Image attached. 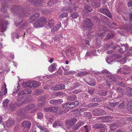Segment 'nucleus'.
I'll list each match as a JSON object with an SVG mask.
<instances>
[{
  "label": "nucleus",
  "instance_id": "1",
  "mask_svg": "<svg viewBox=\"0 0 132 132\" xmlns=\"http://www.w3.org/2000/svg\"><path fill=\"white\" fill-rule=\"evenodd\" d=\"M79 103L78 102L75 103H71L69 102L66 103L65 104H62V110L61 112V114H63L68 112L69 109L73 108L76 106L79 105Z\"/></svg>",
  "mask_w": 132,
  "mask_h": 132
},
{
  "label": "nucleus",
  "instance_id": "2",
  "mask_svg": "<svg viewBox=\"0 0 132 132\" xmlns=\"http://www.w3.org/2000/svg\"><path fill=\"white\" fill-rule=\"evenodd\" d=\"M62 107L61 108V109L60 108L58 107H50L44 109V111L46 112L58 113L61 111L59 113V114H61L60 113L62 111Z\"/></svg>",
  "mask_w": 132,
  "mask_h": 132
},
{
  "label": "nucleus",
  "instance_id": "3",
  "mask_svg": "<svg viewBox=\"0 0 132 132\" xmlns=\"http://www.w3.org/2000/svg\"><path fill=\"white\" fill-rule=\"evenodd\" d=\"M92 23L90 19H86L84 21L83 24V26L88 30H90L91 29Z\"/></svg>",
  "mask_w": 132,
  "mask_h": 132
},
{
  "label": "nucleus",
  "instance_id": "4",
  "mask_svg": "<svg viewBox=\"0 0 132 132\" xmlns=\"http://www.w3.org/2000/svg\"><path fill=\"white\" fill-rule=\"evenodd\" d=\"M92 113L94 115L98 116L104 115L106 113L105 112L100 108H97L94 109Z\"/></svg>",
  "mask_w": 132,
  "mask_h": 132
},
{
  "label": "nucleus",
  "instance_id": "5",
  "mask_svg": "<svg viewBox=\"0 0 132 132\" xmlns=\"http://www.w3.org/2000/svg\"><path fill=\"white\" fill-rule=\"evenodd\" d=\"M100 118L103 122H111L113 119V117L111 116L101 117Z\"/></svg>",
  "mask_w": 132,
  "mask_h": 132
},
{
  "label": "nucleus",
  "instance_id": "6",
  "mask_svg": "<svg viewBox=\"0 0 132 132\" xmlns=\"http://www.w3.org/2000/svg\"><path fill=\"white\" fill-rule=\"evenodd\" d=\"M99 11L101 13L105 14L110 18H112V16L109 10L106 8L101 9L99 10Z\"/></svg>",
  "mask_w": 132,
  "mask_h": 132
},
{
  "label": "nucleus",
  "instance_id": "7",
  "mask_svg": "<svg viewBox=\"0 0 132 132\" xmlns=\"http://www.w3.org/2000/svg\"><path fill=\"white\" fill-rule=\"evenodd\" d=\"M31 124V123L29 121H24L22 122L21 126L23 128H27L29 129L30 127Z\"/></svg>",
  "mask_w": 132,
  "mask_h": 132
},
{
  "label": "nucleus",
  "instance_id": "8",
  "mask_svg": "<svg viewBox=\"0 0 132 132\" xmlns=\"http://www.w3.org/2000/svg\"><path fill=\"white\" fill-rule=\"evenodd\" d=\"M8 22L7 21H2L0 26V31L3 32L5 31L6 29V26Z\"/></svg>",
  "mask_w": 132,
  "mask_h": 132
},
{
  "label": "nucleus",
  "instance_id": "9",
  "mask_svg": "<svg viewBox=\"0 0 132 132\" xmlns=\"http://www.w3.org/2000/svg\"><path fill=\"white\" fill-rule=\"evenodd\" d=\"M65 87V86L63 84H60L56 85L55 86L52 87L51 89L53 90L64 89Z\"/></svg>",
  "mask_w": 132,
  "mask_h": 132
},
{
  "label": "nucleus",
  "instance_id": "10",
  "mask_svg": "<svg viewBox=\"0 0 132 132\" xmlns=\"http://www.w3.org/2000/svg\"><path fill=\"white\" fill-rule=\"evenodd\" d=\"M61 26V22H59V23L56 24L51 29L52 32L54 33L56 32L59 30Z\"/></svg>",
  "mask_w": 132,
  "mask_h": 132
},
{
  "label": "nucleus",
  "instance_id": "11",
  "mask_svg": "<svg viewBox=\"0 0 132 132\" xmlns=\"http://www.w3.org/2000/svg\"><path fill=\"white\" fill-rule=\"evenodd\" d=\"M40 14L39 13H36L29 18V21L30 22H32L34 21L38 18L40 16Z\"/></svg>",
  "mask_w": 132,
  "mask_h": 132
},
{
  "label": "nucleus",
  "instance_id": "12",
  "mask_svg": "<svg viewBox=\"0 0 132 132\" xmlns=\"http://www.w3.org/2000/svg\"><path fill=\"white\" fill-rule=\"evenodd\" d=\"M6 85L5 83L2 84L1 88V93L3 94V96L5 95L7 93V89L6 88Z\"/></svg>",
  "mask_w": 132,
  "mask_h": 132
},
{
  "label": "nucleus",
  "instance_id": "13",
  "mask_svg": "<svg viewBox=\"0 0 132 132\" xmlns=\"http://www.w3.org/2000/svg\"><path fill=\"white\" fill-rule=\"evenodd\" d=\"M57 65L56 63H54L52 64L48 68V70L50 72H53L55 71Z\"/></svg>",
  "mask_w": 132,
  "mask_h": 132
},
{
  "label": "nucleus",
  "instance_id": "14",
  "mask_svg": "<svg viewBox=\"0 0 132 132\" xmlns=\"http://www.w3.org/2000/svg\"><path fill=\"white\" fill-rule=\"evenodd\" d=\"M29 2L31 3L34 5H36L38 6H41L42 3L41 0H38L37 2L34 1V0H29Z\"/></svg>",
  "mask_w": 132,
  "mask_h": 132
},
{
  "label": "nucleus",
  "instance_id": "15",
  "mask_svg": "<svg viewBox=\"0 0 132 132\" xmlns=\"http://www.w3.org/2000/svg\"><path fill=\"white\" fill-rule=\"evenodd\" d=\"M54 128H56L58 126H62L63 125V123L61 121H55L53 124Z\"/></svg>",
  "mask_w": 132,
  "mask_h": 132
},
{
  "label": "nucleus",
  "instance_id": "16",
  "mask_svg": "<svg viewBox=\"0 0 132 132\" xmlns=\"http://www.w3.org/2000/svg\"><path fill=\"white\" fill-rule=\"evenodd\" d=\"M14 124V120L11 119H9L7 121L6 125L7 127H10L13 125Z\"/></svg>",
  "mask_w": 132,
  "mask_h": 132
},
{
  "label": "nucleus",
  "instance_id": "17",
  "mask_svg": "<svg viewBox=\"0 0 132 132\" xmlns=\"http://www.w3.org/2000/svg\"><path fill=\"white\" fill-rule=\"evenodd\" d=\"M24 13H23L22 14H20V15H19V16L20 18V19H19V21H17L15 23V25L16 26H17L18 25H19L22 22V16H27L28 15H24Z\"/></svg>",
  "mask_w": 132,
  "mask_h": 132
},
{
  "label": "nucleus",
  "instance_id": "18",
  "mask_svg": "<svg viewBox=\"0 0 132 132\" xmlns=\"http://www.w3.org/2000/svg\"><path fill=\"white\" fill-rule=\"evenodd\" d=\"M38 20L42 27L44 26L46 22V19L45 17L40 18Z\"/></svg>",
  "mask_w": 132,
  "mask_h": 132
},
{
  "label": "nucleus",
  "instance_id": "19",
  "mask_svg": "<svg viewBox=\"0 0 132 132\" xmlns=\"http://www.w3.org/2000/svg\"><path fill=\"white\" fill-rule=\"evenodd\" d=\"M77 121L76 119L73 118L72 119L66 122L67 123V125H69L71 126L74 123H76Z\"/></svg>",
  "mask_w": 132,
  "mask_h": 132
},
{
  "label": "nucleus",
  "instance_id": "20",
  "mask_svg": "<svg viewBox=\"0 0 132 132\" xmlns=\"http://www.w3.org/2000/svg\"><path fill=\"white\" fill-rule=\"evenodd\" d=\"M39 83L38 81H35L32 82L31 81V86H30V88H35L39 86Z\"/></svg>",
  "mask_w": 132,
  "mask_h": 132
},
{
  "label": "nucleus",
  "instance_id": "21",
  "mask_svg": "<svg viewBox=\"0 0 132 132\" xmlns=\"http://www.w3.org/2000/svg\"><path fill=\"white\" fill-rule=\"evenodd\" d=\"M107 80L111 82H116V78L111 75H110L107 76Z\"/></svg>",
  "mask_w": 132,
  "mask_h": 132
},
{
  "label": "nucleus",
  "instance_id": "22",
  "mask_svg": "<svg viewBox=\"0 0 132 132\" xmlns=\"http://www.w3.org/2000/svg\"><path fill=\"white\" fill-rule=\"evenodd\" d=\"M44 2H47V1H48V2H47V4L48 5L50 6L53 5L55 2L54 0H44Z\"/></svg>",
  "mask_w": 132,
  "mask_h": 132
},
{
  "label": "nucleus",
  "instance_id": "23",
  "mask_svg": "<svg viewBox=\"0 0 132 132\" xmlns=\"http://www.w3.org/2000/svg\"><path fill=\"white\" fill-rule=\"evenodd\" d=\"M55 23L54 21L51 18L48 20V26L49 28L52 27Z\"/></svg>",
  "mask_w": 132,
  "mask_h": 132
},
{
  "label": "nucleus",
  "instance_id": "24",
  "mask_svg": "<svg viewBox=\"0 0 132 132\" xmlns=\"http://www.w3.org/2000/svg\"><path fill=\"white\" fill-rule=\"evenodd\" d=\"M31 81H29L28 82H23L22 84V86L23 87L26 88L29 87L30 88L31 86Z\"/></svg>",
  "mask_w": 132,
  "mask_h": 132
},
{
  "label": "nucleus",
  "instance_id": "25",
  "mask_svg": "<svg viewBox=\"0 0 132 132\" xmlns=\"http://www.w3.org/2000/svg\"><path fill=\"white\" fill-rule=\"evenodd\" d=\"M89 82H86L87 83L91 86H94L96 84L95 80L92 78H91Z\"/></svg>",
  "mask_w": 132,
  "mask_h": 132
},
{
  "label": "nucleus",
  "instance_id": "26",
  "mask_svg": "<svg viewBox=\"0 0 132 132\" xmlns=\"http://www.w3.org/2000/svg\"><path fill=\"white\" fill-rule=\"evenodd\" d=\"M36 105L35 104H31L30 105H27L26 108V110H29L35 107Z\"/></svg>",
  "mask_w": 132,
  "mask_h": 132
},
{
  "label": "nucleus",
  "instance_id": "27",
  "mask_svg": "<svg viewBox=\"0 0 132 132\" xmlns=\"http://www.w3.org/2000/svg\"><path fill=\"white\" fill-rule=\"evenodd\" d=\"M111 129L112 130L114 131L118 127L117 124L116 123H113L111 124L110 125Z\"/></svg>",
  "mask_w": 132,
  "mask_h": 132
},
{
  "label": "nucleus",
  "instance_id": "28",
  "mask_svg": "<svg viewBox=\"0 0 132 132\" xmlns=\"http://www.w3.org/2000/svg\"><path fill=\"white\" fill-rule=\"evenodd\" d=\"M132 89L128 87L127 88L126 91V94L128 96H131L132 95Z\"/></svg>",
  "mask_w": 132,
  "mask_h": 132
},
{
  "label": "nucleus",
  "instance_id": "29",
  "mask_svg": "<svg viewBox=\"0 0 132 132\" xmlns=\"http://www.w3.org/2000/svg\"><path fill=\"white\" fill-rule=\"evenodd\" d=\"M37 126L40 130L43 131L47 132V129L45 128L44 126H42L38 124L37 125Z\"/></svg>",
  "mask_w": 132,
  "mask_h": 132
},
{
  "label": "nucleus",
  "instance_id": "30",
  "mask_svg": "<svg viewBox=\"0 0 132 132\" xmlns=\"http://www.w3.org/2000/svg\"><path fill=\"white\" fill-rule=\"evenodd\" d=\"M127 108L128 110L130 111L132 109V100H130L128 103H127Z\"/></svg>",
  "mask_w": 132,
  "mask_h": 132
},
{
  "label": "nucleus",
  "instance_id": "31",
  "mask_svg": "<svg viewBox=\"0 0 132 132\" xmlns=\"http://www.w3.org/2000/svg\"><path fill=\"white\" fill-rule=\"evenodd\" d=\"M34 25L36 28L42 27L38 20L35 22Z\"/></svg>",
  "mask_w": 132,
  "mask_h": 132
},
{
  "label": "nucleus",
  "instance_id": "32",
  "mask_svg": "<svg viewBox=\"0 0 132 132\" xmlns=\"http://www.w3.org/2000/svg\"><path fill=\"white\" fill-rule=\"evenodd\" d=\"M98 93L100 95L105 96L107 94V92L104 90H100L98 92Z\"/></svg>",
  "mask_w": 132,
  "mask_h": 132
},
{
  "label": "nucleus",
  "instance_id": "33",
  "mask_svg": "<svg viewBox=\"0 0 132 132\" xmlns=\"http://www.w3.org/2000/svg\"><path fill=\"white\" fill-rule=\"evenodd\" d=\"M9 100L7 99L5 100L3 102V107L6 108L7 107V104L9 102Z\"/></svg>",
  "mask_w": 132,
  "mask_h": 132
},
{
  "label": "nucleus",
  "instance_id": "34",
  "mask_svg": "<svg viewBox=\"0 0 132 132\" xmlns=\"http://www.w3.org/2000/svg\"><path fill=\"white\" fill-rule=\"evenodd\" d=\"M87 73V72L82 71V72H79L77 74L78 76L79 77H83L84 76L86 75Z\"/></svg>",
  "mask_w": 132,
  "mask_h": 132
},
{
  "label": "nucleus",
  "instance_id": "35",
  "mask_svg": "<svg viewBox=\"0 0 132 132\" xmlns=\"http://www.w3.org/2000/svg\"><path fill=\"white\" fill-rule=\"evenodd\" d=\"M84 11L86 13L90 12L91 11V8L90 6H86L85 7Z\"/></svg>",
  "mask_w": 132,
  "mask_h": 132
},
{
  "label": "nucleus",
  "instance_id": "36",
  "mask_svg": "<svg viewBox=\"0 0 132 132\" xmlns=\"http://www.w3.org/2000/svg\"><path fill=\"white\" fill-rule=\"evenodd\" d=\"M114 36V34L112 33H110L107 35L105 38L106 39H109L112 38Z\"/></svg>",
  "mask_w": 132,
  "mask_h": 132
},
{
  "label": "nucleus",
  "instance_id": "37",
  "mask_svg": "<svg viewBox=\"0 0 132 132\" xmlns=\"http://www.w3.org/2000/svg\"><path fill=\"white\" fill-rule=\"evenodd\" d=\"M91 100L92 101L95 102H101V98L97 97H93L92 98Z\"/></svg>",
  "mask_w": 132,
  "mask_h": 132
},
{
  "label": "nucleus",
  "instance_id": "38",
  "mask_svg": "<svg viewBox=\"0 0 132 132\" xmlns=\"http://www.w3.org/2000/svg\"><path fill=\"white\" fill-rule=\"evenodd\" d=\"M71 16L74 19L76 18L79 16V14L77 12H75L72 13Z\"/></svg>",
  "mask_w": 132,
  "mask_h": 132
},
{
  "label": "nucleus",
  "instance_id": "39",
  "mask_svg": "<svg viewBox=\"0 0 132 132\" xmlns=\"http://www.w3.org/2000/svg\"><path fill=\"white\" fill-rule=\"evenodd\" d=\"M102 127V124L100 123H97L94 126V127L96 129H99Z\"/></svg>",
  "mask_w": 132,
  "mask_h": 132
},
{
  "label": "nucleus",
  "instance_id": "40",
  "mask_svg": "<svg viewBox=\"0 0 132 132\" xmlns=\"http://www.w3.org/2000/svg\"><path fill=\"white\" fill-rule=\"evenodd\" d=\"M16 104H13L10 106L9 109L11 111H13L16 108Z\"/></svg>",
  "mask_w": 132,
  "mask_h": 132
},
{
  "label": "nucleus",
  "instance_id": "41",
  "mask_svg": "<svg viewBox=\"0 0 132 132\" xmlns=\"http://www.w3.org/2000/svg\"><path fill=\"white\" fill-rule=\"evenodd\" d=\"M118 103L117 102H110L109 103V105L111 107H114L116 106L117 105Z\"/></svg>",
  "mask_w": 132,
  "mask_h": 132
},
{
  "label": "nucleus",
  "instance_id": "42",
  "mask_svg": "<svg viewBox=\"0 0 132 132\" xmlns=\"http://www.w3.org/2000/svg\"><path fill=\"white\" fill-rule=\"evenodd\" d=\"M129 52H127L125 54L126 55L130 56L131 55H132V47H131L129 50Z\"/></svg>",
  "mask_w": 132,
  "mask_h": 132
},
{
  "label": "nucleus",
  "instance_id": "43",
  "mask_svg": "<svg viewBox=\"0 0 132 132\" xmlns=\"http://www.w3.org/2000/svg\"><path fill=\"white\" fill-rule=\"evenodd\" d=\"M23 90L25 91L24 92H25V94H30L32 93V91L30 89L26 88Z\"/></svg>",
  "mask_w": 132,
  "mask_h": 132
},
{
  "label": "nucleus",
  "instance_id": "44",
  "mask_svg": "<svg viewBox=\"0 0 132 132\" xmlns=\"http://www.w3.org/2000/svg\"><path fill=\"white\" fill-rule=\"evenodd\" d=\"M68 16V14L67 13H63L59 16V18H63L66 17Z\"/></svg>",
  "mask_w": 132,
  "mask_h": 132
},
{
  "label": "nucleus",
  "instance_id": "45",
  "mask_svg": "<svg viewBox=\"0 0 132 132\" xmlns=\"http://www.w3.org/2000/svg\"><path fill=\"white\" fill-rule=\"evenodd\" d=\"M117 90L118 92L122 94L123 93V92H124V90L122 89L119 87H118L117 88Z\"/></svg>",
  "mask_w": 132,
  "mask_h": 132
},
{
  "label": "nucleus",
  "instance_id": "46",
  "mask_svg": "<svg viewBox=\"0 0 132 132\" xmlns=\"http://www.w3.org/2000/svg\"><path fill=\"white\" fill-rule=\"evenodd\" d=\"M70 53L71 55H73V54L74 53L76 52L75 49L74 47H71L70 48Z\"/></svg>",
  "mask_w": 132,
  "mask_h": 132
},
{
  "label": "nucleus",
  "instance_id": "47",
  "mask_svg": "<svg viewBox=\"0 0 132 132\" xmlns=\"http://www.w3.org/2000/svg\"><path fill=\"white\" fill-rule=\"evenodd\" d=\"M68 99L69 101L71 102L75 100V98L72 96H69L68 97Z\"/></svg>",
  "mask_w": 132,
  "mask_h": 132
},
{
  "label": "nucleus",
  "instance_id": "48",
  "mask_svg": "<svg viewBox=\"0 0 132 132\" xmlns=\"http://www.w3.org/2000/svg\"><path fill=\"white\" fill-rule=\"evenodd\" d=\"M46 98V97L45 96H42L40 97L39 98H38V100L39 101H43Z\"/></svg>",
  "mask_w": 132,
  "mask_h": 132
},
{
  "label": "nucleus",
  "instance_id": "49",
  "mask_svg": "<svg viewBox=\"0 0 132 132\" xmlns=\"http://www.w3.org/2000/svg\"><path fill=\"white\" fill-rule=\"evenodd\" d=\"M102 72L103 74H105V75H107L108 74H110V72L108 71V70H107L106 69H105L103 70L102 71Z\"/></svg>",
  "mask_w": 132,
  "mask_h": 132
},
{
  "label": "nucleus",
  "instance_id": "50",
  "mask_svg": "<svg viewBox=\"0 0 132 132\" xmlns=\"http://www.w3.org/2000/svg\"><path fill=\"white\" fill-rule=\"evenodd\" d=\"M38 118V119H41L43 117V114L41 112H40L37 114Z\"/></svg>",
  "mask_w": 132,
  "mask_h": 132
},
{
  "label": "nucleus",
  "instance_id": "51",
  "mask_svg": "<svg viewBox=\"0 0 132 132\" xmlns=\"http://www.w3.org/2000/svg\"><path fill=\"white\" fill-rule=\"evenodd\" d=\"M80 86L79 83L78 82H76L74 84L73 88V89H75L79 87Z\"/></svg>",
  "mask_w": 132,
  "mask_h": 132
},
{
  "label": "nucleus",
  "instance_id": "52",
  "mask_svg": "<svg viewBox=\"0 0 132 132\" xmlns=\"http://www.w3.org/2000/svg\"><path fill=\"white\" fill-rule=\"evenodd\" d=\"M104 84L105 85H106V86H108V87H107V88H109L110 87V86L111 85V84L110 82L109 81H108L107 80V81H106V82H105V83Z\"/></svg>",
  "mask_w": 132,
  "mask_h": 132
},
{
  "label": "nucleus",
  "instance_id": "53",
  "mask_svg": "<svg viewBox=\"0 0 132 132\" xmlns=\"http://www.w3.org/2000/svg\"><path fill=\"white\" fill-rule=\"evenodd\" d=\"M118 51L121 54H123L126 51V50L124 49L123 48H121L119 50H118Z\"/></svg>",
  "mask_w": 132,
  "mask_h": 132
},
{
  "label": "nucleus",
  "instance_id": "54",
  "mask_svg": "<svg viewBox=\"0 0 132 132\" xmlns=\"http://www.w3.org/2000/svg\"><path fill=\"white\" fill-rule=\"evenodd\" d=\"M63 102L62 100L60 99L56 100V104H61Z\"/></svg>",
  "mask_w": 132,
  "mask_h": 132
},
{
  "label": "nucleus",
  "instance_id": "55",
  "mask_svg": "<svg viewBox=\"0 0 132 132\" xmlns=\"http://www.w3.org/2000/svg\"><path fill=\"white\" fill-rule=\"evenodd\" d=\"M24 91H23V90L21 92H19L18 94V97H19L21 96V95H23L25 94V92H24Z\"/></svg>",
  "mask_w": 132,
  "mask_h": 132
},
{
  "label": "nucleus",
  "instance_id": "56",
  "mask_svg": "<svg viewBox=\"0 0 132 132\" xmlns=\"http://www.w3.org/2000/svg\"><path fill=\"white\" fill-rule=\"evenodd\" d=\"M94 91V89H90L88 90V92L91 95H92L93 94Z\"/></svg>",
  "mask_w": 132,
  "mask_h": 132
},
{
  "label": "nucleus",
  "instance_id": "57",
  "mask_svg": "<svg viewBox=\"0 0 132 132\" xmlns=\"http://www.w3.org/2000/svg\"><path fill=\"white\" fill-rule=\"evenodd\" d=\"M28 25V23L27 22L23 24L21 26V28L22 29H25Z\"/></svg>",
  "mask_w": 132,
  "mask_h": 132
},
{
  "label": "nucleus",
  "instance_id": "58",
  "mask_svg": "<svg viewBox=\"0 0 132 132\" xmlns=\"http://www.w3.org/2000/svg\"><path fill=\"white\" fill-rule=\"evenodd\" d=\"M128 5L129 7L131 9L132 8V0L130 1L128 3Z\"/></svg>",
  "mask_w": 132,
  "mask_h": 132
},
{
  "label": "nucleus",
  "instance_id": "59",
  "mask_svg": "<svg viewBox=\"0 0 132 132\" xmlns=\"http://www.w3.org/2000/svg\"><path fill=\"white\" fill-rule=\"evenodd\" d=\"M50 103L52 104H56V100H52L50 101Z\"/></svg>",
  "mask_w": 132,
  "mask_h": 132
},
{
  "label": "nucleus",
  "instance_id": "60",
  "mask_svg": "<svg viewBox=\"0 0 132 132\" xmlns=\"http://www.w3.org/2000/svg\"><path fill=\"white\" fill-rule=\"evenodd\" d=\"M129 17L131 22V23L132 25V12L129 14Z\"/></svg>",
  "mask_w": 132,
  "mask_h": 132
},
{
  "label": "nucleus",
  "instance_id": "61",
  "mask_svg": "<svg viewBox=\"0 0 132 132\" xmlns=\"http://www.w3.org/2000/svg\"><path fill=\"white\" fill-rule=\"evenodd\" d=\"M20 88V84L19 83H18L16 85V88L17 89L16 90V92H18Z\"/></svg>",
  "mask_w": 132,
  "mask_h": 132
},
{
  "label": "nucleus",
  "instance_id": "62",
  "mask_svg": "<svg viewBox=\"0 0 132 132\" xmlns=\"http://www.w3.org/2000/svg\"><path fill=\"white\" fill-rule=\"evenodd\" d=\"M84 44H85L86 45H89V41L88 40H85L83 42Z\"/></svg>",
  "mask_w": 132,
  "mask_h": 132
},
{
  "label": "nucleus",
  "instance_id": "63",
  "mask_svg": "<svg viewBox=\"0 0 132 132\" xmlns=\"http://www.w3.org/2000/svg\"><path fill=\"white\" fill-rule=\"evenodd\" d=\"M115 56L116 58L119 59L121 57V55L119 54H117L115 55Z\"/></svg>",
  "mask_w": 132,
  "mask_h": 132
},
{
  "label": "nucleus",
  "instance_id": "64",
  "mask_svg": "<svg viewBox=\"0 0 132 132\" xmlns=\"http://www.w3.org/2000/svg\"><path fill=\"white\" fill-rule=\"evenodd\" d=\"M122 45H123V48L124 49H125V50H126V51L128 48V47L127 44H123Z\"/></svg>",
  "mask_w": 132,
  "mask_h": 132
}]
</instances>
